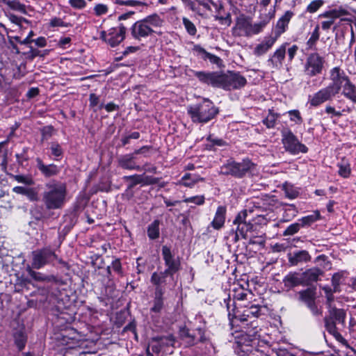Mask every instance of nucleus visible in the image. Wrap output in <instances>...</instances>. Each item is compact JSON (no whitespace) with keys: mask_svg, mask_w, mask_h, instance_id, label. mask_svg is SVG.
Segmentation results:
<instances>
[{"mask_svg":"<svg viewBox=\"0 0 356 356\" xmlns=\"http://www.w3.org/2000/svg\"><path fill=\"white\" fill-rule=\"evenodd\" d=\"M325 63V58L318 53L309 54L305 61L304 72L309 77L321 74L323 70Z\"/></svg>","mask_w":356,"mask_h":356,"instance_id":"nucleus-9","label":"nucleus"},{"mask_svg":"<svg viewBox=\"0 0 356 356\" xmlns=\"http://www.w3.org/2000/svg\"><path fill=\"white\" fill-rule=\"evenodd\" d=\"M248 213V211L246 209L240 211L233 221L234 225L236 226V229H232L231 231V234L234 235V243H237L240 236L246 238L247 233L252 230L254 225L250 220H247Z\"/></svg>","mask_w":356,"mask_h":356,"instance_id":"nucleus-7","label":"nucleus"},{"mask_svg":"<svg viewBox=\"0 0 356 356\" xmlns=\"http://www.w3.org/2000/svg\"><path fill=\"white\" fill-rule=\"evenodd\" d=\"M162 256L167 268L165 270L171 277L181 268V261L179 257H175L169 247H162Z\"/></svg>","mask_w":356,"mask_h":356,"instance_id":"nucleus-11","label":"nucleus"},{"mask_svg":"<svg viewBox=\"0 0 356 356\" xmlns=\"http://www.w3.org/2000/svg\"><path fill=\"white\" fill-rule=\"evenodd\" d=\"M337 95L338 94L327 86L309 96L308 103L311 106L317 107L326 102L332 101Z\"/></svg>","mask_w":356,"mask_h":356,"instance_id":"nucleus-12","label":"nucleus"},{"mask_svg":"<svg viewBox=\"0 0 356 356\" xmlns=\"http://www.w3.org/2000/svg\"><path fill=\"white\" fill-rule=\"evenodd\" d=\"M6 16L8 17L9 20L12 23L15 24L17 25H20L22 22H24L26 23L29 22V21L26 19L18 17L13 13H8L6 15Z\"/></svg>","mask_w":356,"mask_h":356,"instance_id":"nucleus-53","label":"nucleus"},{"mask_svg":"<svg viewBox=\"0 0 356 356\" xmlns=\"http://www.w3.org/2000/svg\"><path fill=\"white\" fill-rule=\"evenodd\" d=\"M111 267L113 270L118 274L120 275H122V264L119 259H115L114 261H113Z\"/></svg>","mask_w":356,"mask_h":356,"instance_id":"nucleus-60","label":"nucleus"},{"mask_svg":"<svg viewBox=\"0 0 356 356\" xmlns=\"http://www.w3.org/2000/svg\"><path fill=\"white\" fill-rule=\"evenodd\" d=\"M135 159L136 156L133 153L122 155L118 159V166L124 170H140V166L136 164Z\"/></svg>","mask_w":356,"mask_h":356,"instance_id":"nucleus-19","label":"nucleus"},{"mask_svg":"<svg viewBox=\"0 0 356 356\" xmlns=\"http://www.w3.org/2000/svg\"><path fill=\"white\" fill-rule=\"evenodd\" d=\"M53 131L54 128L51 126L44 127L41 130L42 139L46 140L50 138L52 136Z\"/></svg>","mask_w":356,"mask_h":356,"instance_id":"nucleus-57","label":"nucleus"},{"mask_svg":"<svg viewBox=\"0 0 356 356\" xmlns=\"http://www.w3.org/2000/svg\"><path fill=\"white\" fill-rule=\"evenodd\" d=\"M330 79L331 83L328 86L339 94L350 79L342 69L334 67L330 70Z\"/></svg>","mask_w":356,"mask_h":356,"instance_id":"nucleus-14","label":"nucleus"},{"mask_svg":"<svg viewBox=\"0 0 356 356\" xmlns=\"http://www.w3.org/2000/svg\"><path fill=\"white\" fill-rule=\"evenodd\" d=\"M278 38L275 35L266 36L253 49V54L257 57L266 54L274 45Z\"/></svg>","mask_w":356,"mask_h":356,"instance_id":"nucleus-17","label":"nucleus"},{"mask_svg":"<svg viewBox=\"0 0 356 356\" xmlns=\"http://www.w3.org/2000/svg\"><path fill=\"white\" fill-rule=\"evenodd\" d=\"M266 25L264 22L252 24L250 17L241 15L236 18L234 31L238 36L248 38L261 33Z\"/></svg>","mask_w":356,"mask_h":356,"instance_id":"nucleus-5","label":"nucleus"},{"mask_svg":"<svg viewBox=\"0 0 356 356\" xmlns=\"http://www.w3.org/2000/svg\"><path fill=\"white\" fill-rule=\"evenodd\" d=\"M194 50L202 56V58L204 60H209L213 64L218 65L220 62V58L217 56L207 52L204 48L200 45H195Z\"/></svg>","mask_w":356,"mask_h":356,"instance_id":"nucleus-34","label":"nucleus"},{"mask_svg":"<svg viewBox=\"0 0 356 356\" xmlns=\"http://www.w3.org/2000/svg\"><path fill=\"white\" fill-rule=\"evenodd\" d=\"M205 197L204 195H196L190 197H186L184 200L186 203L192 202L197 205H202L204 203Z\"/></svg>","mask_w":356,"mask_h":356,"instance_id":"nucleus-50","label":"nucleus"},{"mask_svg":"<svg viewBox=\"0 0 356 356\" xmlns=\"http://www.w3.org/2000/svg\"><path fill=\"white\" fill-rule=\"evenodd\" d=\"M321 218V214L318 211H314L312 214L302 217L299 219L300 225L302 227H309Z\"/></svg>","mask_w":356,"mask_h":356,"instance_id":"nucleus-37","label":"nucleus"},{"mask_svg":"<svg viewBox=\"0 0 356 356\" xmlns=\"http://www.w3.org/2000/svg\"><path fill=\"white\" fill-rule=\"evenodd\" d=\"M320 17L328 18L330 20H333V22H334V20L336 19L339 18L338 17V15H337V13L336 11L335 8L323 13V14H321L320 15Z\"/></svg>","mask_w":356,"mask_h":356,"instance_id":"nucleus-56","label":"nucleus"},{"mask_svg":"<svg viewBox=\"0 0 356 356\" xmlns=\"http://www.w3.org/2000/svg\"><path fill=\"white\" fill-rule=\"evenodd\" d=\"M342 95L347 99L356 103V86L349 79L342 87Z\"/></svg>","mask_w":356,"mask_h":356,"instance_id":"nucleus-32","label":"nucleus"},{"mask_svg":"<svg viewBox=\"0 0 356 356\" xmlns=\"http://www.w3.org/2000/svg\"><path fill=\"white\" fill-rule=\"evenodd\" d=\"M169 275V273L165 270L159 273L154 272L152 273L150 282L155 286V290L160 289L162 291H165L163 285L166 283V277Z\"/></svg>","mask_w":356,"mask_h":356,"instance_id":"nucleus-27","label":"nucleus"},{"mask_svg":"<svg viewBox=\"0 0 356 356\" xmlns=\"http://www.w3.org/2000/svg\"><path fill=\"white\" fill-rule=\"evenodd\" d=\"M50 149L51 152V154L55 156L56 161H59L60 157H62L63 154V150L61 146L56 142H53L51 143Z\"/></svg>","mask_w":356,"mask_h":356,"instance_id":"nucleus-40","label":"nucleus"},{"mask_svg":"<svg viewBox=\"0 0 356 356\" xmlns=\"http://www.w3.org/2000/svg\"><path fill=\"white\" fill-rule=\"evenodd\" d=\"M350 170L348 166L339 165V174L343 177H348Z\"/></svg>","mask_w":356,"mask_h":356,"instance_id":"nucleus-64","label":"nucleus"},{"mask_svg":"<svg viewBox=\"0 0 356 356\" xmlns=\"http://www.w3.org/2000/svg\"><path fill=\"white\" fill-rule=\"evenodd\" d=\"M116 3L119 5L128 6H132V7L143 5V3L138 1H135V0H127V1L118 0L116 1Z\"/></svg>","mask_w":356,"mask_h":356,"instance_id":"nucleus-55","label":"nucleus"},{"mask_svg":"<svg viewBox=\"0 0 356 356\" xmlns=\"http://www.w3.org/2000/svg\"><path fill=\"white\" fill-rule=\"evenodd\" d=\"M282 143L286 152L292 154L300 152L306 153L308 148L298 139L297 136L288 127H284L281 130Z\"/></svg>","mask_w":356,"mask_h":356,"instance_id":"nucleus-6","label":"nucleus"},{"mask_svg":"<svg viewBox=\"0 0 356 356\" xmlns=\"http://www.w3.org/2000/svg\"><path fill=\"white\" fill-rule=\"evenodd\" d=\"M307 307L309 309L312 314L314 316H321L323 314V310L321 308H319L316 302H314L312 303H309L307 305Z\"/></svg>","mask_w":356,"mask_h":356,"instance_id":"nucleus-52","label":"nucleus"},{"mask_svg":"<svg viewBox=\"0 0 356 356\" xmlns=\"http://www.w3.org/2000/svg\"><path fill=\"white\" fill-rule=\"evenodd\" d=\"M325 111L327 114H331L332 117H340L342 115L340 111H336L335 108L331 106H326Z\"/></svg>","mask_w":356,"mask_h":356,"instance_id":"nucleus-63","label":"nucleus"},{"mask_svg":"<svg viewBox=\"0 0 356 356\" xmlns=\"http://www.w3.org/2000/svg\"><path fill=\"white\" fill-rule=\"evenodd\" d=\"M35 161L38 169L46 177L56 176L60 171V168L56 165L53 163L45 165L40 158H37Z\"/></svg>","mask_w":356,"mask_h":356,"instance_id":"nucleus-21","label":"nucleus"},{"mask_svg":"<svg viewBox=\"0 0 356 356\" xmlns=\"http://www.w3.org/2000/svg\"><path fill=\"white\" fill-rule=\"evenodd\" d=\"M205 179L197 174L186 173L181 178V184L186 187H193L198 181H204Z\"/></svg>","mask_w":356,"mask_h":356,"instance_id":"nucleus-31","label":"nucleus"},{"mask_svg":"<svg viewBox=\"0 0 356 356\" xmlns=\"http://www.w3.org/2000/svg\"><path fill=\"white\" fill-rule=\"evenodd\" d=\"M320 37L319 33V26L316 25L314 30L313 31L311 37L309 38L307 44L309 49H312L315 44L316 42L318 40Z\"/></svg>","mask_w":356,"mask_h":356,"instance_id":"nucleus-42","label":"nucleus"},{"mask_svg":"<svg viewBox=\"0 0 356 356\" xmlns=\"http://www.w3.org/2000/svg\"><path fill=\"white\" fill-rule=\"evenodd\" d=\"M288 113L291 121L295 122L298 124L302 123L303 120L298 110H291L288 112Z\"/></svg>","mask_w":356,"mask_h":356,"instance_id":"nucleus-49","label":"nucleus"},{"mask_svg":"<svg viewBox=\"0 0 356 356\" xmlns=\"http://www.w3.org/2000/svg\"><path fill=\"white\" fill-rule=\"evenodd\" d=\"M287 43L282 44L276 51L269 57L267 60L268 65L273 69H280L282 67L283 61L285 58Z\"/></svg>","mask_w":356,"mask_h":356,"instance_id":"nucleus-16","label":"nucleus"},{"mask_svg":"<svg viewBox=\"0 0 356 356\" xmlns=\"http://www.w3.org/2000/svg\"><path fill=\"white\" fill-rule=\"evenodd\" d=\"M163 20L157 14H152L134 22L131 28V35L136 40L140 41L154 34H161L157 29L163 26Z\"/></svg>","mask_w":356,"mask_h":356,"instance_id":"nucleus-2","label":"nucleus"},{"mask_svg":"<svg viewBox=\"0 0 356 356\" xmlns=\"http://www.w3.org/2000/svg\"><path fill=\"white\" fill-rule=\"evenodd\" d=\"M123 179L125 181H129V180L131 181V184L128 186V189H131L136 185L143 182L142 176L139 175L124 176V177H123Z\"/></svg>","mask_w":356,"mask_h":356,"instance_id":"nucleus-41","label":"nucleus"},{"mask_svg":"<svg viewBox=\"0 0 356 356\" xmlns=\"http://www.w3.org/2000/svg\"><path fill=\"white\" fill-rule=\"evenodd\" d=\"M28 274L35 281H44L46 280L45 276L41 273L34 271L31 266L26 267Z\"/></svg>","mask_w":356,"mask_h":356,"instance_id":"nucleus-47","label":"nucleus"},{"mask_svg":"<svg viewBox=\"0 0 356 356\" xmlns=\"http://www.w3.org/2000/svg\"><path fill=\"white\" fill-rule=\"evenodd\" d=\"M183 24L189 35H195L196 34L197 29L195 24L188 18H183Z\"/></svg>","mask_w":356,"mask_h":356,"instance_id":"nucleus-45","label":"nucleus"},{"mask_svg":"<svg viewBox=\"0 0 356 356\" xmlns=\"http://www.w3.org/2000/svg\"><path fill=\"white\" fill-rule=\"evenodd\" d=\"M284 286L288 288H293L297 286H305L302 273L291 272L283 279Z\"/></svg>","mask_w":356,"mask_h":356,"instance_id":"nucleus-24","label":"nucleus"},{"mask_svg":"<svg viewBox=\"0 0 356 356\" xmlns=\"http://www.w3.org/2000/svg\"><path fill=\"white\" fill-rule=\"evenodd\" d=\"M280 118V114L273 112V110H268V114L265 119L263 120V123L268 129H272L275 127L276 121Z\"/></svg>","mask_w":356,"mask_h":356,"instance_id":"nucleus-39","label":"nucleus"},{"mask_svg":"<svg viewBox=\"0 0 356 356\" xmlns=\"http://www.w3.org/2000/svg\"><path fill=\"white\" fill-rule=\"evenodd\" d=\"M160 221L159 220H154L150 223L147 229V236L149 239L155 240L157 239L160 236L159 229Z\"/></svg>","mask_w":356,"mask_h":356,"instance_id":"nucleus-35","label":"nucleus"},{"mask_svg":"<svg viewBox=\"0 0 356 356\" xmlns=\"http://www.w3.org/2000/svg\"><path fill=\"white\" fill-rule=\"evenodd\" d=\"M127 31L126 25L120 23L118 27L108 30V44L114 47L118 45L125 38Z\"/></svg>","mask_w":356,"mask_h":356,"instance_id":"nucleus-15","label":"nucleus"},{"mask_svg":"<svg viewBox=\"0 0 356 356\" xmlns=\"http://www.w3.org/2000/svg\"><path fill=\"white\" fill-rule=\"evenodd\" d=\"M32 259V268L40 269L56 261L57 255L51 249L45 248L33 251Z\"/></svg>","mask_w":356,"mask_h":356,"instance_id":"nucleus-8","label":"nucleus"},{"mask_svg":"<svg viewBox=\"0 0 356 356\" xmlns=\"http://www.w3.org/2000/svg\"><path fill=\"white\" fill-rule=\"evenodd\" d=\"M293 15V12L291 10H287L278 19L275 26V36H276L278 38L283 33H284L286 31L289 23Z\"/></svg>","mask_w":356,"mask_h":356,"instance_id":"nucleus-20","label":"nucleus"},{"mask_svg":"<svg viewBox=\"0 0 356 356\" xmlns=\"http://www.w3.org/2000/svg\"><path fill=\"white\" fill-rule=\"evenodd\" d=\"M13 191L17 194H21L26 196L31 201H35L38 199V194L33 188L24 186H15Z\"/></svg>","mask_w":356,"mask_h":356,"instance_id":"nucleus-33","label":"nucleus"},{"mask_svg":"<svg viewBox=\"0 0 356 356\" xmlns=\"http://www.w3.org/2000/svg\"><path fill=\"white\" fill-rule=\"evenodd\" d=\"M13 177L17 182L23 183L28 186H31L34 184L33 179L29 176L16 175H13Z\"/></svg>","mask_w":356,"mask_h":356,"instance_id":"nucleus-48","label":"nucleus"},{"mask_svg":"<svg viewBox=\"0 0 356 356\" xmlns=\"http://www.w3.org/2000/svg\"><path fill=\"white\" fill-rule=\"evenodd\" d=\"M226 213V207L225 206H219L216 209L214 218L213 220L211 222L210 226H208L207 229V232L210 231V227H213L214 229L216 230L221 229L225 225Z\"/></svg>","mask_w":356,"mask_h":356,"instance_id":"nucleus-18","label":"nucleus"},{"mask_svg":"<svg viewBox=\"0 0 356 356\" xmlns=\"http://www.w3.org/2000/svg\"><path fill=\"white\" fill-rule=\"evenodd\" d=\"M327 316L336 321V323L345 326L346 312L344 309L336 307L330 308L329 309V316Z\"/></svg>","mask_w":356,"mask_h":356,"instance_id":"nucleus-29","label":"nucleus"},{"mask_svg":"<svg viewBox=\"0 0 356 356\" xmlns=\"http://www.w3.org/2000/svg\"><path fill=\"white\" fill-rule=\"evenodd\" d=\"M207 140L210 141L211 143V146H219L222 147L226 144L225 141H224L222 139L217 138H213L211 135L209 136L207 138Z\"/></svg>","mask_w":356,"mask_h":356,"instance_id":"nucleus-59","label":"nucleus"},{"mask_svg":"<svg viewBox=\"0 0 356 356\" xmlns=\"http://www.w3.org/2000/svg\"><path fill=\"white\" fill-rule=\"evenodd\" d=\"M324 326L326 331L332 335L336 340L339 342L346 341L345 339L343 336L338 332V329L337 327L336 321H333L331 318H329L327 316H325L323 318Z\"/></svg>","mask_w":356,"mask_h":356,"instance_id":"nucleus-25","label":"nucleus"},{"mask_svg":"<svg viewBox=\"0 0 356 356\" xmlns=\"http://www.w3.org/2000/svg\"><path fill=\"white\" fill-rule=\"evenodd\" d=\"M323 271L318 268H312L302 273L305 286L311 285L314 282H316L320 276L323 275Z\"/></svg>","mask_w":356,"mask_h":356,"instance_id":"nucleus-23","label":"nucleus"},{"mask_svg":"<svg viewBox=\"0 0 356 356\" xmlns=\"http://www.w3.org/2000/svg\"><path fill=\"white\" fill-rule=\"evenodd\" d=\"M341 275L339 273H334L332 277V285L334 287V291H339V286L340 284Z\"/></svg>","mask_w":356,"mask_h":356,"instance_id":"nucleus-58","label":"nucleus"},{"mask_svg":"<svg viewBox=\"0 0 356 356\" xmlns=\"http://www.w3.org/2000/svg\"><path fill=\"white\" fill-rule=\"evenodd\" d=\"M69 3L72 7L77 9L83 8L86 5L85 0H70Z\"/></svg>","mask_w":356,"mask_h":356,"instance_id":"nucleus-61","label":"nucleus"},{"mask_svg":"<svg viewBox=\"0 0 356 356\" xmlns=\"http://www.w3.org/2000/svg\"><path fill=\"white\" fill-rule=\"evenodd\" d=\"M108 11V7L104 3H98L94 7V13L96 16H101L105 15Z\"/></svg>","mask_w":356,"mask_h":356,"instance_id":"nucleus-51","label":"nucleus"},{"mask_svg":"<svg viewBox=\"0 0 356 356\" xmlns=\"http://www.w3.org/2000/svg\"><path fill=\"white\" fill-rule=\"evenodd\" d=\"M164 292L165 291H162L160 289L155 290L152 307L150 309L151 312L159 313L163 309L164 306Z\"/></svg>","mask_w":356,"mask_h":356,"instance_id":"nucleus-28","label":"nucleus"},{"mask_svg":"<svg viewBox=\"0 0 356 356\" xmlns=\"http://www.w3.org/2000/svg\"><path fill=\"white\" fill-rule=\"evenodd\" d=\"M198 80L214 88H221L222 73L220 72L193 71Z\"/></svg>","mask_w":356,"mask_h":356,"instance_id":"nucleus-13","label":"nucleus"},{"mask_svg":"<svg viewBox=\"0 0 356 356\" xmlns=\"http://www.w3.org/2000/svg\"><path fill=\"white\" fill-rule=\"evenodd\" d=\"M15 343L19 350H22L26 345V338L23 332H18L15 334Z\"/></svg>","mask_w":356,"mask_h":356,"instance_id":"nucleus-43","label":"nucleus"},{"mask_svg":"<svg viewBox=\"0 0 356 356\" xmlns=\"http://www.w3.org/2000/svg\"><path fill=\"white\" fill-rule=\"evenodd\" d=\"M311 256L307 250L295 251L288 254V260L291 266H297L311 260Z\"/></svg>","mask_w":356,"mask_h":356,"instance_id":"nucleus-22","label":"nucleus"},{"mask_svg":"<svg viewBox=\"0 0 356 356\" xmlns=\"http://www.w3.org/2000/svg\"><path fill=\"white\" fill-rule=\"evenodd\" d=\"M255 165L249 159H243L241 162L229 160L220 168V174L241 178L248 173H252Z\"/></svg>","mask_w":356,"mask_h":356,"instance_id":"nucleus-4","label":"nucleus"},{"mask_svg":"<svg viewBox=\"0 0 356 356\" xmlns=\"http://www.w3.org/2000/svg\"><path fill=\"white\" fill-rule=\"evenodd\" d=\"M285 196L291 200L295 199L298 195V192L291 186H284Z\"/></svg>","mask_w":356,"mask_h":356,"instance_id":"nucleus-54","label":"nucleus"},{"mask_svg":"<svg viewBox=\"0 0 356 356\" xmlns=\"http://www.w3.org/2000/svg\"><path fill=\"white\" fill-rule=\"evenodd\" d=\"M300 222L298 220L297 222L293 223L287 227V228L284 231L283 235L284 236H291L297 232L302 227L301 225H300Z\"/></svg>","mask_w":356,"mask_h":356,"instance_id":"nucleus-44","label":"nucleus"},{"mask_svg":"<svg viewBox=\"0 0 356 356\" xmlns=\"http://www.w3.org/2000/svg\"><path fill=\"white\" fill-rule=\"evenodd\" d=\"M315 289L308 288L299 292L300 299L303 301L306 305L315 302Z\"/></svg>","mask_w":356,"mask_h":356,"instance_id":"nucleus-36","label":"nucleus"},{"mask_svg":"<svg viewBox=\"0 0 356 356\" xmlns=\"http://www.w3.org/2000/svg\"><path fill=\"white\" fill-rule=\"evenodd\" d=\"M66 184L54 180L45 185L42 197L46 209L55 210L63 207L66 202Z\"/></svg>","mask_w":356,"mask_h":356,"instance_id":"nucleus-1","label":"nucleus"},{"mask_svg":"<svg viewBox=\"0 0 356 356\" xmlns=\"http://www.w3.org/2000/svg\"><path fill=\"white\" fill-rule=\"evenodd\" d=\"M2 2L13 10L26 14V6L21 3L18 0H2Z\"/></svg>","mask_w":356,"mask_h":356,"instance_id":"nucleus-38","label":"nucleus"},{"mask_svg":"<svg viewBox=\"0 0 356 356\" xmlns=\"http://www.w3.org/2000/svg\"><path fill=\"white\" fill-rule=\"evenodd\" d=\"M50 25L53 27L62 26L66 27L67 25L60 18H53L50 22Z\"/></svg>","mask_w":356,"mask_h":356,"instance_id":"nucleus-62","label":"nucleus"},{"mask_svg":"<svg viewBox=\"0 0 356 356\" xmlns=\"http://www.w3.org/2000/svg\"><path fill=\"white\" fill-rule=\"evenodd\" d=\"M324 3L323 0H314L307 7V11L309 13L316 12Z\"/></svg>","mask_w":356,"mask_h":356,"instance_id":"nucleus-46","label":"nucleus"},{"mask_svg":"<svg viewBox=\"0 0 356 356\" xmlns=\"http://www.w3.org/2000/svg\"><path fill=\"white\" fill-rule=\"evenodd\" d=\"M246 83V79L238 72L222 73L221 88L223 89H238L245 86Z\"/></svg>","mask_w":356,"mask_h":356,"instance_id":"nucleus-10","label":"nucleus"},{"mask_svg":"<svg viewBox=\"0 0 356 356\" xmlns=\"http://www.w3.org/2000/svg\"><path fill=\"white\" fill-rule=\"evenodd\" d=\"M260 311L261 307L259 305H252L243 311L239 319L241 321H247L250 318H257L261 314Z\"/></svg>","mask_w":356,"mask_h":356,"instance_id":"nucleus-30","label":"nucleus"},{"mask_svg":"<svg viewBox=\"0 0 356 356\" xmlns=\"http://www.w3.org/2000/svg\"><path fill=\"white\" fill-rule=\"evenodd\" d=\"M197 332L199 335V337L197 338L195 332H190L188 330L184 331L182 336L185 342L188 344V346H192L196 344L197 342H204L205 341V337L204 335V332L201 329H198Z\"/></svg>","mask_w":356,"mask_h":356,"instance_id":"nucleus-26","label":"nucleus"},{"mask_svg":"<svg viewBox=\"0 0 356 356\" xmlns=\"http://www.w3.org/2000/svg\"><path fill=\"white\" fill-rule=\"evenodd\" d=\"M187 113L194 123L205 124L215 118L218 108L208 99L187 107Z\"/></svg>","mask_w":356,"mask_h":356,"instance_id":"nucleus-3","label":"nucleus"}]
</instances>
